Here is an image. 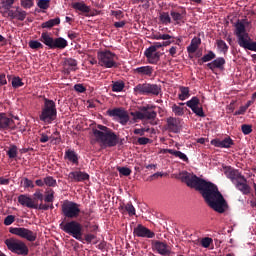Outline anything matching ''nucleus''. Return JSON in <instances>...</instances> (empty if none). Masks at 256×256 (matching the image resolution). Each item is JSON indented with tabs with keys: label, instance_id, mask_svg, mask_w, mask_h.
I'll return each instance as SVG.
<instances>
[{
	"label": "nucleus",
	"instance_id": "obj_1",
	"mask_svg": "<svg viewBox=\"0 0 256 256\" xmlns=\"http://www.w3.org/2000/svg\"><path fill=\"white\" fill-rule=\"evenodd\" d=\"M179 179L188 188L198 191L200 196L203 197L205 204L212 211H215L217 214H223L227 211V201L225 197H222V193L217 189V185L185 171L180 172Z\"/></svg>",
	"mask_w": 256,
	"mask_h": 256
},
{
	"label": "nucleus",
	"instance_id": "obj_2",
	"mask_svg": "<svg viewBox=\"0 0 256 256\" xmlns=\"http://www.w3.org/2000/svg\"><path fill=\"white\" fill-rule=\"evenodd\" d=\"M40 42L32 40L28 43V46H30V49L32 50L42 49L44 47L42 44L47 46L50 50H64L68 46L67 40L62 37L53 38L52 36H49V33L47 32H42Z\"/></svg>",
	"mask_w": 256,
	"mask_h": 256
},
{
	"label": "nucleus",
	"instance_id": "obj_3",
	"mask_svg": "<svg viewBox=\"0 0 256 256\" xmlns=\"http://www.w3.org/2000/svg\"><path fill=\"white\" fill-rule=\"evenodd\" d=\"M96 143L101 144L104 148H113L118 145V135L111 128L104 125H96L92 130Z\"/></svg>",
	"mask_w": 256,
	"mask_h": 256
},
{
	"label": "nucleus",
	"instance_id": "obj_4",
	"mask_svg": "<svg viewBox=\"0 0 256 256\" xmlns=\"http://www.w3.org/2000/svg\"><path fill=\"white\" fill-rule=\"evenodd\" d=\"M222 173H225V177L230 179L232 184H235V189L240 191L242 195L248 196L249 193H251L252 188L247 184V178H244V176L239 173L238 170H235L230 166H225L222 167Z\"/></svg>",
	"mask_w": 256,
	"mask_h": 256
},
{
	"label": "nucleus",
	"instance_id": "obj_5",
	"mask_svg": "<svg viewBox=\"0 0 256 256\" xmlns=\"http://www.w3.org/2000/svg\"><path fill=\"white\" fill-rule=\"evenodd\" d=\"M235 36L237 37V45H240L245 50L256 52V42H249L251 38H249V34L246 32L244 24L240 21L235 23Z\"/></svg>",
	"mask_w": 256,
	"mask_h": 256
},
{
	"label": "nucleus",
	"instance_id": "obj_6",
	"mask_svg": "<svg viewBox=\"0 0 256 256\" xmlns=\"http://www.w3.org/2000/svg\"><path fill=\"white\" fill-rule=\"evenodd\" d=\"M42 110L40 112V121L42 123L51 124L55 119H57V105H55L53 100L47 98L43 99Z\"/></svg>",
	"mask_w": 256,
	"mask_h": 256
},
{
	"label": "nucleus",
	"instance_id": "obj_7",
	"mask_svg": "<svg viewBox=\"0 0 256 256\" xmlns=\"http://www.w3.org/2000/svg\"><path fill=\"white\" fill-rule=\"evenodd\" d=\"M118 57L109 50L96 52V61H99V66L106 69H114L118 67L116 61Z\"/></svg>",
	"mask_w": 256,
	"mask_h": 256
},
{
	"label": "nucleus",
	"instance_id": "obj_8",
	"mask_svg": "<svg viewBox=\"0 0 256 256\" xmlns=\"http://www.w3.org/2000/svg\"><path fill=\"white\" fill-rule=\"evenodd\" d=\"M5 246L8 247V251H10V253L17 256L29 255V248L25 242H22V240H17L15 238L5 239Z\"/></svg>",
	"mask_w": 256,
	"mask_h": 256
},
{
	"label": "nucleus",
	"instance_id": "obj_9",
	"mask_svg": "<svg viewBox=\"0 0 256 256\" xmlns=\"http://www.w3.org/2000/svg\"><path fill=\"white\" fill-rule=\"evenodd\" d=\"M155 106L146 105L138 107V111L131 112L130 115L133 117V121L136 120H146L153 121L157 117V113L153 110Z\"/></svg>",
	"mask_w": 256,
	"mask_h": 256
},
{
	"label": "nucleus",
	"instance_id": "obj_10",
	"mask_svg": "<svg viewBox=\"0 0 256 256\" xmlns=\"http://www.w3.org/2000/svg\"><path fill=\"white\" fill-rule=\"evenodd\" d=\"M133 93L158 96L160 94V85L151 83L137 84L136 87H133Z\"/></svg>",
	"mask_w": 256,
	"mask_h": 256
},
{
	"label": "nucleus",
	"instance_id": "obj_11",
	"mask_svg": "<svg viewBox=\"0 0 256 256\" xmlns=\"http://www.w3.org/2000/svg\"><path fill=\"white\" fill-rule=\"evenodd\" d=\"M59 229L71 235L74 239L81 240V224L76 221L59 224Z\"/></svg>",
	"mask_w": 256,
	"mask_h": 256
},
{
	"label": "nucleus",
	"instance_id": "obj_12",
	"mask_svg": "<svg viewBox=\"0 0 256 256\" xmlns=\"http://www.w3.org/2000/svg\"><path fill=\"white\" fill-rule=\"evenodd\" d=\"M10 234L25 239L29 242H34L37 240V233H34L27 228L10 227Z\"/></svg>",
	"mask_w": 256,
	"mask_h": 256
},
{
	"label": "nucleus",
	"instance_id": "obj_13",
	"mask_svg": "<svg viewBox=\"0 0 256 256\" xmlns=\"http://www.w3.org/2000/svg\"><path fill=\"white\" fill-rule=\"evenodd\" d=\"M80 212L79 204H76L75 202L62 204V215H64V218L76 219L79 217Z\"/></svg>",
	"mask_w": 256,
	"mask_h": 256
},
{
	"label": "nucleus",
	"instance_id": "obj_14",
	"mask_svg": "<svg viewBox=\"0 0 256 256\" xmlns=\"http://www.w3.org/2000/svg\"><path fill=\"white\" fill-rule=\"evenodd\" d=\"M12 119L17 120V117H9L5 113H0V131H15L17 127L15 125V121H13Z\"/></svg>",
	"mask_w": 256,
	"mask_h": 256
},
{
	"label": "nucleus",
	"instance_id": "obj_15",
	"mask_svg": "<svg viewBox=\"0 0 256 256\" xmlns=\"http://www.w3.org/2000/svg\"><path fill=\"white\" fill-rule=\"evenodd\" d=\"M106 115L113 117L119 120V124L126 125L128 123V112L123 110V108H114L111 110H106Z\"/></svg>",
	"mask_w": 256,
	"mask_h": 256
},
{
	"label": "nucleus",
	"instance_id": "obj_16",
	"mask_svg": "<svg viewBox=\"0 0 256 256\" xmlns=\"http://www.w3.org/2000/svg\"><path fill=\"white\" fill-rule=\"evenodd\" d=\"M185 15H186V12H185V8L183 7L170 9V13H168V16L173 19V22L175 23V25H180L185 23L184 21Z\"/></svg>",
	"mask_w": 256,
	"mask_h": 256
},
{
	"label": "nucleus",
	"instance_id": "obj_17",
	"mask_svg": "<svg viewBox=\"0 0 256 256\" xmlns=\"http://www.w3.org/2000/svg\"><path fill=\"white\" fill-rule=\"evenodd\" d=\"M133 237L153 239V237H155V233L142 224H138L133 228Z\"/></svg>",
	"mask_w": 256,
	"mask_h": 256
},
{
	"label": "nucleus",
	"instance_id": "obj_18",
	"mask_svg": "<svg viewBox=\"0 0 256 256\" xmlns=\"http://www.w3.org/2000/svg\"><path fill=\"white\" fill-rule=\"evenodd\" d=\"M188 108H190V111H193L195 116L205 118V112L202 111V107L200 106V99L197 97L194 96L188 100Z\"/></svg>",
	"mask_w": 256,
	"mask_h": 256
},
{
	"label": "nucleus",
	"instance_id": "obj_19",
	"mask_svg": "<svg viewBox=\"0 0 256 256\" xmlns=\"http://www.w3.org/2000/svg\"><path fill=\"white\" fill-rule=\"evenodd\" d=\"M210 145L219 149H229V148H232V146L234 145V141L232 140V138H229V137H225L222 140L212 139L210 140Z\"/></svg>",
	"mask_w": 256,
	"mask_h": 256
},
{
	"label": "nucleus",
	"instance_id": "obj_20",
	"mask_svg": "<svg viewBox=\"0 0 256 256\" xmlns=\"http://www.w3.org/2000/svg\"><path fill=\"white\" fill-rule=\"evenodd\" d=\"M35 199L39 201H44L45 203H53L54 202V190L47 189L45 190V195L41 192L37 191L35 194L32 195Z\"/></svg>",
	"mask_w": 256,
	"mask_h": 256
},
{
	"label": "nucleus",
	"instance_id": "obj_21",
	"mask_svg": "<svg viewBox=\"0 0 256 256\" xmlns=\"http://www.w3.org/2000/svg\"><path fill=\"white\" fill-rule=\"evenodd\" d=\"M180 120L174 117H168L166 119V130L170 133L178 134L180 132Z\"/></svg>",
	"mask_w": 256,
	"mask_h": 256
},
{
	"label": "nucleus",
	"instance_id": "obj_22",
	"mask_svg": "<svg viewBox=\"0 0 256 256\" xmlns=\"http://www.w3.org/2000/svg\"><path fill=\"white\" fill-rule=\"evenodd\" d=\"M69 180L74 183L85 182L89 180V174L81 171L69 172Z\"/></svg>",
	"mask_w": 256,
	"mask_h": 256
},
{
	"label": "nucleus",
	"instance_id": "obj_23",
	"mask_svg": "<svg viewBox=\"0 0 256 256\" xmlns=\"http://www.w3.org/2000/svg\"><path fill=\"white\" fill-rule=\"evenodd\" d=\"M153 250H156V252L162 256L170 255V246H168V244H165L164 242H153Z\"/></svg>",
	"mask_w": 256,
	"mask_h": 256
},
{
	"label": "nucleus",
	"instance_id": "obj_24",
	"mask_svg": "<svg viewBox=\"0 0 256 256\" xmlns=\"http://www.w3.org/2000/svg\"><path fill=\"white\" fill-rule=\"evenodd\" d=\"M17 203H20V205L29 209H37V204H35L32 198H29L27 195L17 196Z\"/></svg>",
	"mask_w": 256,
	"mask_h": 256
},
{
	"label": "nucleus",
	"instance_id": "obj_25",
	"mask_svg": "<svg viewBox=\"0 0 256 256\" xmlns=\"http://www.w3.org/2000/svg\"><path fill=\"white\" fill-rule=\"evenodd\" d=\"M133 74H136L140 77H151L153 75V67L151 66H141L136 69H133Z\"/></svg>",
	"mask_w": 256,
	"mask_h": 256
},
{
	"label": "nucleus",
	"instance_id": "obj_26",
	"mask_svg": "<svg viewBox=\"0 0 256 256\" xmlns=\"http://www.w3.org/2000/svg\"><path fill=\"white\" fill-rule=\"evenodd\" d=\"M143 55L146 56L148 64L151 65L158 64V61L160 60V53L156 51H145L143 52Z\"/></svg>",
	"mask_w": 256,
	"mask_h": 256
},
{
	"label": "nucleus",
	"instance_id": "obj_27",
	"mask_svg": "<svg viewBox=\"0 0 256 256\" xmlns=\"http://www.w3.org/2000/svg\"><path fill=\"white\" fill-rule=\"evenodd\" d=\"M62 65L64 67H69L64 69V74L69 75L70 72L76 71V60H74L73 58H64Z\"/></svg>",
	"mask_w": 256,
	"mask_h": 256
},
{
	"label": "nucleus",
	"instance_id": "obj_28",
	"mask_svg": "<svg viewBox=\"0 0 256 256\" xmlns=\"http://www.w3.org/2000/svg\"><path fill=\"white\" fill-rule=\"evenodd\" d=\"M64 160L74 165H79V157L74 150L67 149V151H64Z\"/></svg>",
	"mask_w": 256,
	"mask_h": 256
},
{
	"label": "nucleus",
	"instance_id": "obj_29",
	"mask_svg": "<svg viewBox=\"0 0 256 256\" xmlns=\"http://www.w3.org/2000/svg\"><path fill=\"white\" fill-rule=\"evenodd\" d=\"M161 153L173 155V157L178 158L180 159V161L187 163V156L183 152L176 151L173 149H163L161 150Z\"/></svg>",
	"mask_w": 256,
	"mask_h": 256
},
{
	"label": "nucleus",
	"instance_id": "obj_30",
	"mask_svg": "<svg viewBox=\"0 0 256 256\" xmlns=\"http://www.w3.org/2000/svg\"><path fill=\"white\" fill-rule=\"evenodd\" d=\"M225 66V58L219 57L215 60H212V62L208 63V69L211 71H214L215 69H222V67Z\"/></svg>",
	"mask_w": 256,
	"mask_h": 256
},
{
	"label": "nucleus",
	"instance_id": "obj_31",
	"mask_svg": "<svg viewBox=\"0 0 256 256\" xmlns=\"http://www.w3.org/2000/svg\"><path fill=\"white\" fill-rule=\"evenodd\" d=\"M201 40L199 37H194L192 40H190V45L186 50H188V54H195L197 51V48L200 47Z\"/></svg>",
	"mask_w": 256,
	"mask_h": 256
},
{
	"label": "nucleus",
	"instance_id": "obj_32",
	"mask_svg": "<svg viewBox=\"0 0 256 256\" xmlns=\"http://www.w3.org/2000/svg\"><path fill=\"white\" fill-rule=\"evenodd\" d=\"M10 19H15L17 21H25V18L27 17V12L25 10L20 9V7H17V14L15 15H8Z\"/></svg>",
	"mask_w": 256,
	"mask_h": 256
},
{
	"label": "nucleus",
	"instance_id": "obj_33",
	"mask_svg": "<svg viewBox=\"0 0 256 256\" xmlns=\"http://www.w3.org/2000/svg\"><path fill=\"white\" fill-rule=\"evenodd\" d=\"M72 9L77 10L81 13H89L91 11L89 6H86V4L82 2L72 3Z\"/></svg>",
	"mask_w": 256,
	"mask_h": 256
},
{
	"label": "nucleus",
	"instance_id": "obj_34",
	"mask_svg": "<svg viewBox=\"0 0 256 256\" xmlns=\"http://www.w3.org/2000/svg\"><path fill=\"white\" fill-rule=\"evenodd\" d=\"M59 25V18H54L47 20V22H42L41 28L42 29H52L55 26Z\"/></svg>",
	"mask_w": 256,
	"mask_h": 256
},
{
	"label": "nucleus",
	"instance_id": "obj_35",
	"mask_svg": "<svg viewBox=\"0 0 256 256\" xmlns=\"http://www.w3.org/2000/svg\"><path fill=\"white\" fill-rule=\"evenodd\" d=\"M190 97V90L185 86H180V94H178V99L180 101H185Z\"/></svg>",
	"mask_w": 256,
	"mask_h": 256
},
{
	"label": "nucleus",
	"instance_id": "obj_36",
	"mask_svg": "<svg viewBox=\"0 0 256 256\" xmlns=\"http://www.w3.org/2000/svg\"><path fill=\"white\" fill-rule=\"evenodd\" d=\"M159 21H161V24L168 25L173 21V18L168 16V12H162L161 15L158 16Z\"/></svg>",
	"mask_w": 256,
	"mask_h": 256
},
{
	"label": "nucleus",
	"instance_id": "obj_37",
	"mask_svg": "<svg viewBox=\"0 0 256 256\" xmlns=\"http://www.w3.org/2000/svg\"><path fill=\"white\" fill-rule=\"evenodd\" d=\"M123 88H125V84L121 81H116L114 84H111V92L114 93H121L123 91Z\"/></svg>",
	"mask_w": 256,
	"mask_h": 256
},
{
	"label": "nucleus",
	"instance_id": "obj_38",
	"mask_svg": "<svg viewBox=\"0 0 256 256\" xmlns=\"http://www.w3.org/2000/svg\"><path fill=\"white\" fill-rule=\"evenodd\" d=\"M42 180V183H45L47 187L54 188L57 187V180H54L52 176H47Z\"/></svg>",
	"mask_w": 256,
	"mask_h": 256
},
{
	"label": "nucleus",
	"instance_id": "obj_39",
	"mask_svg": "<svg viewBox=\"0 0 256 256\" xmlns=\"http://www.w3.org/2000/svg\"><path fill=\"white\" fill-rule=\"evenodd\" d=\"M170 110H172L173 114L178 117L183 116L185 114V108L180 107L179 105L173 104V106L170 107Z\"/></svg>",
	"mask_w": 256,
	"mask_h": 256
},
{
	"label": "nucleus",
	"instance_id": "obj_40",
	"mask_svg": "<svg viewBox=\"0 0 256 256\" xmlns=\"http://www.w3.org/2000/svg\"><path fill=\"white\" fill-rule=\"evenodd\" d=\"M216 45H217V50H220L222 54H227V50L229 49V47L227 46L225 41L217 40Z\"/></svg>",
	"mask_w": 256,
	"mask_h": 256
},
{
	"label": "nucleus",
	"instance_id": "obj_41",
	"mask_svg": "<svg viewBox=\"0 0 256 256\" xmlns=\"http://www.w3.org/2000/svg\"><path fill=\"white\" fill-rule=\"evenodd\" d=\"M6 155H8L9 159L17 158V146L10 145V147L8 148V151H6Z\"/></svg>",
	"mask_w": 256,
	"mask_h": 256
},
{
	"label": "nucleus",
	"instance_id": "obj_42",
	"mask_svg": "<svg viewBox=\"0 0 256 256\" xmlns=\"http://www.w3.org/2000/svg\"><path fill=\"white\" fill-rule=\"evenodd\" d=\"M12 88L17 89L21 88L22 86H25V83L22 82V79L20 77H12L11 81Z\"/></svg>",
	"mask_w": 256,
	"mask_h": 256
},
{
	"label": "nucleus",
	"instance_id": "obj_43",
	"mask_svg": "<svg viewBox=\"0 0 256 256\" xmlns=\"http://www.w3.org/2000/svg\"><path fill=\"white\" fill-rule=\"evenodd\" d=\"M15 4V0H3L0 2V8L3 10L12 9V5Z\"/></svg>",
	"mask_w": 256,
	"mask_h": 256
},
{
	"label": "nucleus",
	"instance_id": "obj_44",
	"mask_svg": "<svg viewBox=\"0 0 256 256\" xmlns=\"http://www.w3.org/2000/svg\"><path fill=\"white\" fill-rule=\"evenodd\" d=\"M212 60H215V52L208 51V54L203 55V58H200V61H203V63L210 62Z\"/></svg>",
	"mask_w": 256,
	"mask_h": 256
},
{
	"label": "nucleus",
	"instance_id": "obj_45",
	"mask_svg": "<svg viewBox=\"0 0 256 256\" xmlns=\"http://www.w3.org/2000/svg\"><path fill=\"white\" fill-rule=\"evenodd\" d=\"M33 6V0H20V7H22V9H31Z\"/></svg>",
	"mask_w": 256,
	"mask_h": 256
},
{
	"label": "nucleus",
	"instance_id": "obj_46",
	"mask_svg": "<svg viewBox=\"0 0 256 256\" xmlns=\"http://www.w3.org/2000/svg\"><path fill=\"white\" fill-rule=\"evenodd\" d=\"M116 171H119V175L124 177L131 175V169H128V167H116Z\"/></svg>",
	"mask_w": 256,
	"mask_h": 256
},
{
	"label": "nucleus",
	"instance_id": "obj_47",
	"mask_svg": "<svg viewBox=\"0 0 256 256\" xmlns=\"http://www.w3.org/2000/svg\"><path fill=\"white\" fill-rule=\"evenodd\" d=\"M36 184H33L32 180H29L27 178H22V187L25 189H33Z\"/></svg>",
	"mask_w": 256,
	"mask_h": 256
},
{
	"label": "nucleus",
	"instance_id": "obj_48",
	"mask_svg": "<svg viewBox=\"0 0 256 256\" xmlns=\"http://www.w3.org/2000/svg\"><path fill=\"white\" fill-rule=\"evenodd\" d=\"M169 45H163V44H160V42H156V43H153V46L151 47H148L146 49V52H155L157 51L158 49H160L161 47H168Z\"/></svg>",
	"mask_w": 256,
	"mask_h": 256
},
{
	"label": "nucleus",
	"instance_id": "obj_49",
	"mask_svg": "<svg viewBox=\"0 0 256 256\" xmlns=\"http://www.w3.org/2000/svg\"><path fill=\"white\" fill-rule=\"evenodd\" d=\"M31 209L49 211V210H53L54 206L52 204H37V208H31Z\"/></svg>",
	"mask_w": 256,
	"mask_h": 256
},
{
	"label": "nucleus",
	"instance_id": "obj_50",
	"mask_svg": "<svg viewBox=\"0 0 256 256\" xmlns=\"http://www.w3.org/2000/svg\"><path fill=\"white\" fill-rule=\"evenodd\" d=\"M154 40H173V36H170L168 34H155L153 35Z\"/></svg>",
	"mask_w": 256,
	"mask_h": 256
},
{
	"label": "nucleus",
	"instance_id": "obj_51",
	"mask_svg": "<svg viewBox=\"0 0 256 256\" xmlns=\"http://www.w3.org/2000/svg\"><path fill=\"white\" fill-rule=\"evenodd\" d=\"M37 8H40L42 10L49 9V0H38L37 1Z\"/></svg>",
	"mask_w": 256,
	"mask_h": 256
},
{
	"label": "nucleus",
	"instance_id": "obj_52",
	"mask_svg": "<svg viewBox=\"0 0 256 256\" xmlns=\"http://www.w3.org/2000/svg\"><path fill=\"white\" fill-rule=\"evenodd\" d=\"M210 244H212V238L205 237L200 240V246L203 248H210Z\"/></svg>",
	"mask_w": 256,
	"mask_h": 256
},
{
	"label": "nucleus",
	"instance_id": "obj_53",
	"mask_svg": "<svg viewBox=\"0 0 256 256\" xmlns=\"http://www.w3.org/2000/svg\"><path fill=\"white\" fill-rule=\"evenodd\" d=\"M124 208L126 210V213H128V216L136 215V208H133V205L131 203L126 204Z\"/></svg>",
	"mask_w": 256,
	"mask_h": 256
},
{
	"label": "nucleus",
	"instance_id": "obj_54",
	"mask_svg": "<svg viewBox=\"0 0 256 256\" xmlns=\"http://www.w3.org/2000/svg\"><path fill=\"white\" fill-rule=\"evenodd\" d=\"M12 223H15V216L8 215L5 217V220H3L5 226H10Z\"/></svg>",
	"mask_w": 256,
	"mask_h": 256
},
{
	"label": "nucleus",
	"instance_id": "obj_55",
	"mask_svg": "<svg viewBox=\"0 0 256 256\" xmlns=\"http://www.w3.org/2000/svg\"><path fill=\"white\" fill-rule=\"evenodd\" d=\"M242 134L249 135L252 133V125L242 124Z\"/></svg>",
	"mask_w": 256,
	"mask_h": 256
},
{
	"label": "nucleus",
	"instance_id": "obj_56",
	"mask_svg": "<svg viewBox=\"0 0 256 256\" xmlns=\"http://www.w3.org/2000/svg\"><path fill=\"white\" fill-rule=\"evenodd\" d=\"M111 16L116 18V20L123 19V12L121 10H111Z\"/></svg>",
	"mask_w": 256,
	"mask_h": 256
},
{
	"label": "nucleus",
	"instance_id": "obj_57",
	"mask_svg": "<svg viewBox=\"0 0 256 256\" xmlns=\"http://www.w3.org/2000/svg\"><path fill=\"white\" fill-rule=\"evenodd\" d=\"M146 132H148L146 128L133 129V135L143 136V135H146Z\"/></svg>",
	"mask_w": 256,
	"mask_h": 256
},
{
	"label": "nucleus",
	"instance_id": "obj_58",
	"mask_svg": "<svg viewBox=\"0 0 256 256\" xmlns=\"http://www.w3.org/2000/svg\"><path fill=\"white\" fill-rule=\"evenodd\" d=\"M74 91L77 93H84L86 92V88L82 84H76L74 85Z\"/></svg>",
	"mask_w": 256,
	"mask_h": 256
},
{
	"label": "nucleus",
	"instance_id": "obj_59",
	"mask_svg": "<svg viewBox=\"0 0 256 256\" xmlns=\"http://www.w3.org/2000/svg\"><path fill=\"white\" fill-rule=\"evenodd\" d=\"M249 107L247 106H240V109H238L237 111H235V116H241V115H244V113L247 112V109Z\"/></svg>",
	"mask_w": 256,
	"mask_h": 256
},
{
	"label": "nucleus",
	"instance_id": "obj_60",
	"mask_svg": "<svg viewBox=\"0 0 256 256\" xmlns=\"http://www.w3.org/2000/svg\"><path fill=\"white\" fill-rule=\"evenodd\" d=\"M3 16H12V15H17V8H15V11L10 10V9H3Z\"/></svg>",
	"mask_w": 256,
	"mask_h": 256
},
{
	"label": "nucleus",
	"instance_id": "obj_61",
	"mask_svg": "<svg viewBox=\"0 0 256 256\" xmlns=\"http://www.w3.org/2000/svg\"><path fill=\"white\" fill-rule=\"evenodd\" d=\"M151 142V139H148L146 137L138 138L137 143L138 145H147Z\"/></svg>",
	"mask_w": 256,
	"mask_h": 256
},
{
	"label": "nucleus",
	"instance_id": "obj_62",
	"mask_svg": "<svg viewBox=\"0 0 256 256\" xmlns=\"http://www.w3.org/2000/svg\"><path fill=\"white\" fill-rule=\"evenodd\" d=\"M95 238L96 236H94V234L84 235V241H86V243H91V241H94Z\"/></svg>",
	"mask_w": 256,
	"mask_h": 256
},
{
	"label": "nucleus",
	"instance_id": "obj_63",
	"mask_svg": "<svg viewBox=\"0 0 256 256\" xmlns=\"http://www.w3.org/2000/svg\"><path fill=\"white\" fill-rule=\"evenodd\" d=\"M125 26H126V21L114 22V28L116 29H122Z\"/></svg>",
	"mask_w": 256,
	"mask_h": 256
},
{
	"label": "nucleus",
	"instance_id": "obj_64",
	"mask_svg": "<svg viewBox=\"0 0 256 256\" xmlns=\"http://www.w3.org/2000/svg\"><path fill=\"white\" fill-rule=\"evenodd\" d=\"M47 141H49V137L47 136V134L41 133L40 134V143H47Z\"/></svg>",
	"mask_w": 256,
	"mask_h": 256
}]
</instances>
